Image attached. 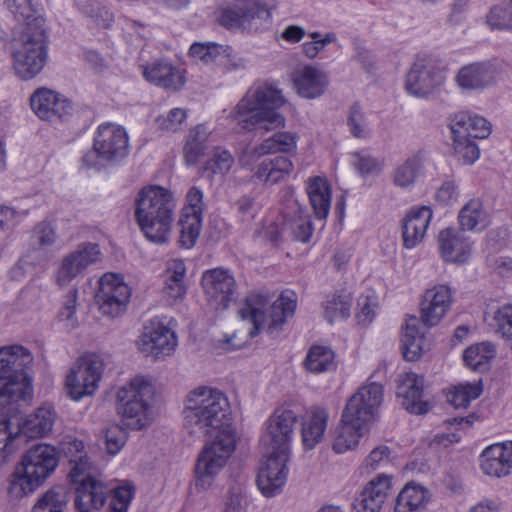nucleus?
I'll return each instance as SVG.
<instances>
[{
	"label": "nucleus",
	"instance_id": "2f4dec72",
	"mask_svg": "<svg viewBox=\"0 0 512 512\" xmlns=\"http://www.w3.org/2000/svg\"><path fill=\"white\" fill-rule=\"evenodd\" d=\"M294 85L301 97L314 99L324 94L328 86V78L323 71L308 65L296 73Z\"/></svg>",
	"mask_w": 512,
	"mask_h": 512
},
{
	"label": "nucleus",
	"instance_id": "79ce46f5",
	"mask_svg": "<svg viewBox=\"0 0 512 512\" xmlns=\"http://www.w3.org/2000/svg\"><path fill=\"white\" fill-rule=\"evenodd\" d=\"M424 158L417 153L398 164L392 172L393 183L400 188L413 186L417 178L423 173Z\"/></svg>",
	"mask_w": 512,
	"mask_h": 512
},
{
	"label": "nucleus",
	"instance_id": "6e6552de",
	"mask_svg": "<svg viewBox=\"0 0 512 512\" xmlns=\"http://www.w3.org/2000/svg\"><path fill=\"white\" fill-rule=\"evenodd\" d=\"M48 35L41 27H25L11 43L13 68L23 80L38 75L48 59Z\"/></svg>",
	"mask_w": 512,
	"mask_h": 512
},
{
	"label": "nucleus",
	"instance_id": "680f3d73",
	"mask_svg": "<svg viewBox=\"0 0 512 512\" xmlns=\"http://www.w3.org/2000/svg\"><path fill=\"white\" fill-rule=\"evenodd\" d=\"M133 498L131 486H120L113 490V498L110 503L111 512H126Z\"/></svg>",
	"mask_w": 512,
	"mask_h": 512
},
{
	"label": "nucleus",
	"instance_id": "a878e982",
	"mask_svg": "<svg viewBox=\"0 0 512 512\" xmlns=\"http://www.w3.org/2000/svg\"><path fill=\"white\" fill-rule=\"evenodd\" d=\"M277 8L276 0H249L244 3L242 31L263 33L272 27V12Z\"/></svg>",
	"mask_w": 512,
	"mask_h": 512
},
{
	"label": "nucleus",
	"instance_id": "9b49d317",
	"mask_svg": "<svg viewBox=\"0 0 512 512\" xmlns=\"http://www.w3.org/2000/svg\"><path fill=\"white\" fill-rule=\"evenodd\" d=\"M446 79L445 72L430 56H418L406 76V91L417 98H428Z\"/></svg>",
	"mask_w": 512,
	"mask_h": 512
},
{
	"label": "nucleus",
	"instance_id": "69168bd1",
	"mask_svg": "<svg viewBox=\"0 0 512 512\" xmlns=\"http://www.w3.org/2000/svg\"><path fill=\"white\" fill-rule=\"evenodd\" d=\"M357 161L354 163L357 171L363 176H373L380 172L379 162L366 152L356 154Z\"/></svg>",
	"mask_w": 512,
	"mask_h": 512
},
{
	"label": "nucleus",
	"instance_id": "603ef678",
	"mask_svg": "<svg viewBox=\"0 0 512 512\" xmlns=\"http://www.w3.org/2000/svg\"><path fill=\"white\" fill-rule=\"evenodd\" d=\"M347 125L353 137L364 139L369 137L370 130L366 122L364 112L358 102L353 103L349 108Z\"/></svg>",
	"mask_w": 512,
	"mask_h": 512
},
{
	"label": "nucleus",
	"instance_id": "8fccbe9b",
	"mask_svg": "<svg viewBox=\"0 0 512 512\" xmlns=\"http://www.w3.org/2000/svg\"><path fill=\"white\" fill-rule=\"evenodd\" d=\"M67 503L62 488H53L46 491L32 508L31 512H63Z\"/></svg>",
	"mask_w": 512,
	"mask_h": 512
},
{
	"label": "nucleus",
	"instance_id": "e433bc0d",
	"mask_svg": "<svg viewBox=\"0 0 512 512\" xmlns=\"http://www.w3.org/2000/svg\"><path fill=\"white\" fill-rule=\"evenodd\" d=\"M294 165L286 156H277L263 160L256 168L254 177L269 185L285 180L293 171Z\"/></svg>",
	"mask_w": 512,
	"mask_h": 512
},
{
	"label": "nucleus",
	"instance_id": "dca6fc26",
	"mask_svg": "<svg viewBox=\"0 0 512 512\" xmlns=\"http://www.w3.org/2000/svg\"><path fill=\"white\" fill-rule=\"evenodd\" d=\"M289 454L290 452L284 450L267 449V458L257 476V485L264 496L276 495L285 485Z\"/></svg>",
	"mask_w": 512,
	"mask_h": 512
},
{
	"label": "nucleus",
	"instance_id": "c85d7f7f",
	"mask_svg": "<svg viewBox=\"0 0 512 512\" xmlns=\"http://www.w3.org/2000/svg\"><path fill=\"white\" fill-rule=\"evenodd\" d=\"M494 78L492 65L488 62H474L461 67L455 75V82L462 91L481 90Z\"/></svg>",
	"mask_w": 512,
	"mask_h": 512
},
{
	"label": "nucleus",
	"instance_id": "6e6d98bb",
	"mask_svg": "<svg viewBox=\"0 0 512 512\" xmlns=\"http://www.w3.org/2000/svg\"><path fill=\"white\" fill-rule=\"evenodd\" d=\"M244 4L222 8L217 17L218 23L228 30L241 29L244 20Z\"/></svg>",
	"mask_w": 512,
	"mask_h": 512
},
{
	"label": "nucleus",
	"instance_id": "ddd939ff",
	"mask_svg": "<svg viewBox=\"0 0 512 512\" xmlns=\"http://www.w3.org/2000/svg\"><path fill=\"white\" fill-rule=\"evenodd\" d=\"M103 371V361L96 355L82 358L66 378L70 397L78 401L84 396L92 395L98 387Z\"/></svg>",
	"mask_w": 512,
	"mask_h": 512
},
{
	"label": "nucleus",
	"instance_id": "a211bd4d",
	"mask_svg": "<svg viewBox=\"0 0 512 512\" xmlns=\"http://www.w3.org/2000/svg\"><path fill=\"white\" fill-rule=\"evenodd\" d=\"M94 148L106 162L117 163L128 154V135L123 127L101 124L94 137Z\"/></svg>",
	"mask_w": 512,
	"mask_h": 512
},
{
	"label": "nucleus",
	"instance_id": "4468645a",
	"mask_svg": "<svg viewBox=\"0 0 512 512\" xmlns=\"http://www.w3.org/2000/svg\"><path fill=\"white\" fill-rule=\"evenodd\" d=\"M297 424L298 417L294 411L277 408L265 423L266 433L261 437V443L267 449L290 452Z\"/></svg>",
	"mask_w": 512,
	"mask_h": 512
},
{
	"label": "nucleus",
	"instance_id": "f03ea898",
	"mask_svg": "<svg viewBox=\"0 0 512 512\" xmlns=\"http://www.w3.org/2000/svg\"><path fill=\"white\" fill-rule=\"evenodd\" d=\"M375 376L372 374L367 383L348 398L342 410L339 423L332 432V449L337 454L354 450L379 415L384 387L373 380Z\"/></svg>",
	"mask_w": 512,
	"mask_h": 512
},
{
	"label": "nucleus",
	"instance_id": "aec40b11",
	"mask_svg": "<svg viewBox=\"0 0 512 512\" xmlns=\"http://www.w3.org/2000/svg\"><path fill=\"white\" fill-rule=\"evenodd\" d=\"M30 105L40 119L50 122L66 119L74 110L69 99L47 88L37 89L30 97Z\"/></svg>",
	"mask_w": 512,
	"mask_h": 512
},
{
	"label": "nucleus",
	"instance_id": "20e7f679",
	"mask_svg": "<svg viewBox=\"0 0 512 512\" xmlns=\"http://www.w3.org/2000/svg\"><path fill=\"white\" fill-rule=\"evenodd\" d=\"M175 210L176 201L168 189L148 186L136 197L134 216L144 237L151 243L163 245L170 240Z\"/></svg>",
	"mask_w": 512,
	"mask_h": 512
},
{
	"label": "nucleus",
	"instance_id": "412c9836",
	"mask_svg": "<svg viewBox=\"0 0 512 512\" xmlns=\"http://www.w3.org/2000/svg\"><path fill=\"white\" fill-rule=\"evenodd\" d=\"M100 256L99 245L85 242L78 245L77 249L66 255L57 270L56 279L59 285H66L83 273L85 269L97 262Z\"/></svg>",
	"mask_w": 512,
	"mask_h": 512
},
{
	"label": "nucleus",
	"instance_id": "f257e3e1",
	"mask_svg": "<svg viewBox=\"0 0 512 512\" xmlns=\"http://www.w3.org/2000/svg\"><path fill=\"white\" fill-rule=\"evenodd\" d=\"M184 427L196 437L214 436L198 456L195 465V488L209 489L235 450L230 403L220 390L201 386L186 398Z\"/></svg>",
	"mask_w": 512,
	"mask_h": 512
},
{
	"label": "nucleus",
	"instance_id": "4be33fe9",
	"mask_svg": "<svg viewBox=\"0 0 512 512\" xmlns=\"http://www.w3.org/2000/svg\"><path fill=\"white\" fill-rule=\"evenodd\" d=\"M452 292L449 286L438 284L425 291L420 303L421 320L427 327L436 326L449 311Z\"/></svg>",
	"mask_w": 512,
	"mask_h": 512
},
{
	"label": "nucleus",
	"instance_id": "774afa93",
	"mask_svg": "<svg viewBox=\"0 0 512 512\" xmlns=\"http://www.w3.org/2000/svg\"><path fill=\"white\" fill-rule=\"evenodd\" d=\"M313 39L312 42H307L303 44V52L308 58H315L318 53L327 45L331 43L334 39L333 34H327L324 38H321L320 33L313 32L311 35Z\"/></svg>",
	"mask_w": 512,
	"mask_h": 512
},
{
	"label": "nucleus",
	"instance_id": "7c9ffc66",
	"mask_svg": "<svg viewBox=\"0 0 512 512\" xmlns=\"http://www.w3.org/2000/svg\"><path fill=\"white\" fill-rule=\"evenodd\" d=\"M142 74L148 82L166 89L176 90L184 84L179 70L163 59L145 65Z\"/></svg>",
	"mask_w": 512,
	"mask_h": 512
},
{
	"label": "nucleus",
	"instance_id": "393cba45",
	"mask_svg": "<svg viewBox=\"0 0 512 512\" xmlns=\"http://www.w3.org/2000/svg\"><path fill=\"white\" fill-rule=\"evenodd\" d=\"M438 242L441 256L445 261L464 263L468 260L472 244L462 229L449 227L442 230Z\"/></svg>",
	"mask_w": 512,
	"mask_h": 512
},
{
	"label": "nucleus",
	"instance_id": "4c0bfd02",
	"mask_svg": "<svg viewBox=\"0 0 512 512\" xmlns=\"http://www.w3.org/2000/svg\"><path fill=\"white\" fill-rule=\"evenodd\" d=\"M297 137L290 132H276L255 146L249 153V161L275 153H291L297 148Z\"/></svg>",
	"mask_w": 512,
	"mask_h": 512
},
{
	"label": "nucleus",
	"instance_id": "864d4df0",
	"mask_svg": "<svg viewBox=\"0 0 512 512\" xmlns=\"http://www.w3.org/2000/svg\"><path fill=\"white\" fill-rule=\"evenodd\" d=\"M495 331L506 340H512V305L505 304L493 313L490 323Z\"/></svg>",
	"mask_w": 512,
	"mask_h": 512
},
{
	"label": "nucleus",
	"instance_id": "13d9d810",
	"mask_svg": "<svg viewBox=\"0 0 512 512\" xmlns=\"http://www.w3.org/2000/svg\"><path fill=\"white\" fill-rule=\"evenodd\" d=\"M128 433L119 425L107 428L105 433L106 448L110 455H116L127 441Z\"/></svg>",
	"mask_w": 512,
	"mask_h": 512
},
{
	"label": "nucleus",
	"instance_id": "72a5a7b5",
	"mask_svg": "<svg viewBox=\"0 0 512 512\" xmlns=\"http://www.w3.org/2000/svg\"><path fill=\"white\" fill-rule=\"evenodd\" d=\"M384 505V473L369 481L351 506L354 512H381Z\"/></svg>",
	"mask_w": 512,
	"mask_h": 512
},
{
	"label": "nucleus",
	"instance_id": "c756f323",
	"mask_svg": "<svg viewBox=\"0 0 512 512\" xmlns=\"http://www.w3.org/2000/svg\"><path fill=\"white\" fill-rule=\"evenodd\" d=\"M451 132L463 133L473 139H485L491 133V124L484 117L468 111H459L450 115Z\"/></svg>",
	"mask_w": 512,
	"mask_h": 512
},
{
	"label": "nucleus",
	"instance_id": "bb28decb",
	"mask_svg": "<svg viewBox=\"0 0 512 512\" xmlns=\"http://www.w3.org/2000/svg\"><path fill=\"white\" fill-rule=\"evenodd\" d=\"M55 411L52 407H39L33 414L19 423V432L13 434L15 443L24 441L26 438L44 437L51 432L55 422Z\"/></svg>",
	"mask_w": 512,
	"mask_h": 512
},
{
	"label": "nucleus",
	"instance_id": "c03bdc74",
	"mask_svg": "<svg viewBox=\"0 0 512 512\" xmlns=\"http://www.w3.org/2000/svg\"><path fill=\"white\" fill-rule=\"evenodd\" d=\"M496 355L495 346L490 342H481L465 349L463 360L474 371L488 370L491 360Z\"/></svg>",
	"mask_w": 512,
	"mask_h": 512
},
{
	"label": "nucleus",
	"instance_id": "b1692460",
	"mask_svg": "<svg viewBox=\"0 0 512 512\" xmlns=\"http://www.w3.org/2000/svg\"><path fill=\"white\" fill-rule=\"evenodd\" d=\"M433 217L430 206H414L402 220V238L406 248L412 249L425 238Z\"/></svg>",
	"mask_w": 512,
	"mask_h": 512
},
{
	"label": "nucleus",
	"instance_id": "09e8293b",
	"mask_svg": "<svg viewBox=\"0 0 512 512\" xmlns=\"http://www.w3.org/2000/svg\"><path fill=\"white\" fill-rule=\"evenodd\" d=\"M201 222V216L182 212L178 221L180 227L179 244L181 247L190 249L196 244L200 234Z\"/></svg>",
	"mask_w": 512,
	"mask_h": 512
},
{
	"label": "nucleus",
	"instance_id": "5701e85b",
	"mask_svg": "<svg viewBox=\"0 0 512 512\" xmlns=\"http://www.w3.org/2000/svg\"><path fill=\"white\" fill-rule=\"evenodd\" d=\"M480 468L489 476L505 477L512 473V441L495 443L481 453Z\"/></svg>",
	"mask_w": 512,
	"mask_h": 512
},
{
	"label": "nucleus",
	"instance_id": "4d7b16f0",
	"mask_svg": "<svg viewBox=\"0 0 512 512\" xmlns=\"http://www.w3.org/2000/svg\"><path fill=\"white\" fill-rule=\"evenodd\" d=\"M16 450L13 433L9 432V420L0 418V464L8 461V457Z\"/></svg>",
	"mask_w": 512,
	"mask_h": 512
},
{
	"label": "nucleus",
	"instance_id": "423d86ee",
	"mask_svg": "<svg viewBox=\"0 0 512 512\" xmlns=\"http://www.w3.org/2000/svg\"><path fill=\"white\" fill-rule=\"evenodd\" d=\"M59 463L55 447L37 444L27 450L11 475L8 492L22 498L38 489L55 471Z\"/></svg>",
	"mask_w": 512,
	"mask_h": 512
},
{
	"label": "nucleus",
	"instance_id": "2eb2a0df",
	"mask_svg": "<svg viewBox=\"0 0 512 512\" xmlns=\"http://www.w3.org/2000/svg\"><path fill=\"white\" fill-rule=\"evenodd\" d=\"M396 396L401 405L411 414L428 413L431 405L424 395V376L412 371L403 370L395 378Z\"/></svg>",
	"mask_w": 512,
	"mask_h": 512
},
{
	"label": "nucleus",
	"instance_id": "cd10ccee",
	"mask_svg": "<svg viewBox=\"0 0 512 512\" xmlns=\"http://www.w3.org/2000/svg\"><path fill=\"white\" fill-rule=\"evenodd\" d=\"M284 225L291 231L295 240L307 243L313 234V224L307 208L297 199L289 200L283 210Z\"/></svg>",
	"mask_w": 512,
	"mask_h": 512
},
{
	"label": "nucleus",
	"instance_id": "0eeeda50",
	"mask_svg": "<svg viewBox=\"0 0 512 512\" xmlns=\"http://www.w3.org/2000/svg\"><path fill=\"white\" fill-rule=\"evenodd\" d=\"M296 309L293 294L282 293L271 305L265 295L252 294L238 311L239 317L252 325L248 330L250 338L257 336L264 326L270 335L278 334L287 319Z\"/></svg>",
	"mask_w": 512,
	"mask_h": 512
},
{
	"label": "nucleus",
	"instance_id": "a19ab883",
	"mask_svg": "<svg viewBox=\"0 0 512 512\" xmlns=\"http://www.w3.org/2000/svg\"><path fill=\"white\" fill-rule=\"evenodd\" d=\"M401 350L405 360L417 361L424 352L425 338L415 317L409 319L402 336Z\"/></svg>",
	"mask_w": 512,
	"mask_h": 512
},
{
	"label": "nucleus",
	"instance_id": "9d476101",
	"mask_svg": "<svg viewBox=\"0 0 512 512\" xmlns=\"http://www.w3.org/2000/svg\"><path fill=\"white\" fill-rule=\"evenodd\" d=\"M69 478L75 487V506L80 512H94L106 502L110 489L90 474L91 463L86 455L71 459Z\"/></svg>",
	"mask_w": 512,
	"mask_h": 512
},
{
	"label": "nucleus",
	"instance_id": "f8f14e48",
	"mask_svg": "<svg viewBox=\"0 0 512 512\" xmlns=\"http://www.w3.org/2000/svg\"><path fill=\"white\" fill-rule=\"evenodd\" d=\"M131 297V288L121 275L105 273L99 279L95 301L103 315L118 317L127 309Z\"/></svg>",
	"mask_w": 512,
	"mask_h": 512
},
{
	"label": "nucleus",
	"instance_id": "0e129e2a",
	"mask_svg": "<svg viewBox=\"0 0 512 512\" xmlns=\"http://www.w3.org/2000/svg\"><path fill=\"white\" fill-rule=\"evenodd\" d=\"M459 198L458 185L452 179L443 181L441 186L435 193V199L443 205H448L456 202Z\"/></svg>",
	"mask_w": 512,
	"mask_h": 512
},
{
	"label": "nucleus",
	"instance_id": "f3484780",
	"mask_svg": "<svg viewBox=\"0 0 512 512\" xmlns=\"http://www.w3.org/2000/svg\"><path fill=\"white\" fill-rule=\"evenodd\" d=\"M142 352L152 354L156 359L170 355L177 346V336L163 321L153 318L145 323L138 340Z\"/></svg>",
	"mask_w": 512,
	"mask_h": 512
},
{
	"label": "nucleus",
	"instance_id": "473e14b6",
	"mask_svg": "<svg viewBox=\"0 0 512 512\" xmlns=\"http://www.w3.org/2000/svg\"><path fill=\"white\" fill-rule=\"evenodd\" d=\"M329 416V411L325 407L314 406L311 408L301 429L302 442L306 450L313 449L323 440Z\"/></svg>",
	"mask_w": 512,
	"mask_h": 512
},
{
	"label": "nucleus",
	"instance_id": "6ab92c4d",
	"mask_svg": "<svg viewBox=\"0 0 512 512\" xmlns=\"http://www.w3.org/2000/svg\"><path fill=\"white\" fill-rule=\"evenodd\" d=\"M202 286L208 301L214 303L216 309H225L234 300L236 282L227 269L205 271Z\"/></svg>",
	"mask_w": 512,
	"mask_h": 512
},
{
	"label": "nucleus",
	"instance_id": "bf43d9fd",
	"mask_svg": "<svg viewBox=\"0 0 512 512\" xmlns=\"http://www.w3.org/2000/svg\"><path fill=\"white\" fill-rule=\"evenodd\" d=\"M186 119V112L181 108L171 109L166 116H159L156 119L158 127L163 131L175 132L181 128Z\"/></svg>",
	"mask_w": 512,
	"mask_h": 512
},
{
	"label": "nucleus",
	"instance_id": "7ed1b4c3",
	"mask_svg": "<svg viewBox=\"0 0 512 512\" xmlns=\"http://www.w3.org/2000/svg\"><path fill=\"white\" fill-rule=\"evenodd\" d=\"M285 99L280 89L272 83L254 84L238 102L231 118L246 131L268 132L285 126V118L279 113Z\"/></svg>",
	"mask_w": 512,
	"mask_h": 512
},
{
	"label": "nucleus",
	"instance_id": "5fc2aeb1",
	"mask_svg": "<svg viewBox=\"0 0 512 512\" xmlns=\"http://www.w3.org/2000/svg\"><path fill=\"white\" fill-rule=\"evenodd\" d=\"M233 163L234 159L229 151L217 148L212 158L206 161L204 172L210 173L211 176L225 175L229 172Z\"/></svg>",
	"mask_w": 512,
	"mask_h": 512
},
{
	"label": "nucleus",
	"instance_id": "ea45409f",
	"mask_svg": "<svg viewBox=\"0 0 512 512\" xmlns=\"http://www.w3.org/2000/svg\"><path fill=\"white\" fill-rule=\"evenodd\" d=\"M458 221L463 231H481L488 225V214L479 198L470 199L459 211Z\"/></svg>",
	"mask_w": 512,
	"mask_h": 512
},
{
	"label": "nucleus",
	"instance_id": "37998d69",
	"mask_svg": "<svg viewBox=\"0 0 512 512\" xmlns=\"http://www.w3.org/2000/svg\"><path fill=\"white\" fill-rule=\"evenodd\" d=\"M335 353L325 345H313L304 360V367L311 373L320 374L335 369Z\"/></svg>",
	"mask_w": 512,
	"mask_h": 512
},
{
	"label": "nucleus",
	"instance_id": "3c124183",
	"mask_svg": "<svg viewBox=\"0 0 512 512\" xmlns=\"http://www.w3.org/2000/svg\"><path fill=\"white\" fill-rule=\"evenodd\" d=\"M486 22L491 29L512 30V0L492 7Z\"/></svg>",
	"mask_w": 512,
	"mask_h": 512
},
{
	"label": "nucleus",
	"instance_id": "f704fd0d",
	"mask_svg": "<svg viewBox=\"0 0 512 512\" xmlns=\"http://www.w3.org/2000/svg\"><path fill=\"white\" fill-rule=\"evenodd\" d=\"M431 500L430 491L414 482L407 483L395 499V512H418L426 508Z\"/></svg>",
	"mask_w": 512,
	"mask_h": 512
},
{
	"label": "nucleus",
	"instance_id": "338daca9",
	"mask_svg": "<svg viewBox=\"0 0 512 512\" xmlns=\"http://www.w3.org/2000/svg\"><path fill=\"white\" fill-rule=\"evenodd\" d=\"M246 500L238 486H232L224 502L223 512H245Z\"/></svg>",
	"mask_w": 512,
	"mask_h": 512
},
{
	"label": "nucleus",
	"instance_id": "e2e57ef3",
	"mask_svg": "<svg viewBox=\"0 0 512 512\" xmlns=\"http://www.w3.org/2000/svg\"><path fill=\"white\" fill-rule=\"evenodd\" d=\"M78 290L72 288L65 295L61 309L57 314L60 321H70L74 326V315L77 309Z\"/></svg>",
	"mask_w": 512,
	"mask_h": 512
},
{
	"label": "nucleus",
	"instance_id": "de8ad7c7",
	"mask_svg": "<svg viewBox=\"0 0 512 512\" xmlns=\"http://www.w3.org/2000/svg\"><path fill=\"white\" fill-rule=\"evenodd\" d=\"M453 150L457 160L463 165L473 164L480 156V149L471 137L463 133L451 132Z\"/></svg>",
	"mask_w": 512,
	"mask_h": 512
},
{
	"label": "nucleus",
	"instance_id": "052dcab7",
	"mask_svg": "<svg viewBox=\"0 0 512 512\" xmlns=\"http://www.w3.org/2000/svg\"><path fill=\"white\" fill-rule=\"evenodd\" d=\"M350 315V304L342 296L334 297L325 305V317L332 322L334 318H348Z\"/></svg>",
	"mask_w": 512,
	"mask_h": 512
},
{
	"label": "nucleus",
	"instance_id": "39448f33",
	"mask_svg": "<svg viewBox=\"0 0 512 512\" xmlns=\"http://www.w3.org/2000/svg\"><path fill=\"white\" fill-rule=\"evenodd\" d=\"M33 357L21 345L0 347V412L18 401L33 397L32 378L25 368Z\"/></svg>",
	"mask_w": 512,
	"mask_h": 512
},
{
	"label": "nucleus",
	"instance_id": "c9c22d12",
	"mask_svg": "<svg viewBox=\"0 0 512 512\" xmlns=\"http://www.w3.org/2000/svg\"><path fill=\"white\" fill-rule=\"evenodd\" d=\"M306 192L315 218L326 220L330 212L332 198L331 187L328 182L319 176L310 178L307 182Z\"/></svg>",
	"mask_w": 512,
	"mask_h": 512
},
{
	"label": "nucleus",
	"instance_id": "1a4fd4ad",
	"mask_svg": "<svg viewBox=\"0 0 512 512\" xmlns=\"http://www.w3.org/2000/svg\"><path fill=\"white\" fill-rule=\"evenodd\" d=\"M154 397L153 386L145 379L136 377L117 391V412L122 423L132 430H141L150 422V410Z\"/></svg>",
	"mask_w": 512,
	"mask_h": 512
},
{
	"label": "nucleus",
	"instance_id": "49530a36",
	"mask_svg": "<svg viewBox=\"0 0 512 512\" xmlns=\"http://www.w3.org/2000/svg\"><path fill=\"white\" fill-rule=\"evenodd\" d=\"M482 391L481 381L460 383L450 391L448 401L455 408H466L471 401L482 394Z\"/></svg>",
	"mask_w": 512,
	"mask_h": 512
},
{
	"label": "nucleus",
	"instance_id": "a18cd8bd",
	"mask_svg": "<svg viewBox=\"0 0 512 512\" xmlns=\"http://www.w3.org/2000/svg\"><path fill=\"white\" fill-rule=\"evenodd\" d=\"M208 129L200 124L189 131L184 147V158L188 165L196 164L207 149Z\"/></svg>",
	"mask_w": 512,
	"mask_h": 512
},
{
	"label": "nucleus",
	"instance_id": "58836bf2",
	"mask_svg": "<svg viewBox=\"0 0 512 512\" xmlns=\"http://www.w3.org/2000/svg\"><path fill=\"white\" fill-rule=\"evenodd\" d=\"M2 2L14 19L25 24V27L43 26L44 20L40 16V0H2Z\"/></svg>",
	"mask_w": 512,
	"mask_h": 512
}]
</instances>
